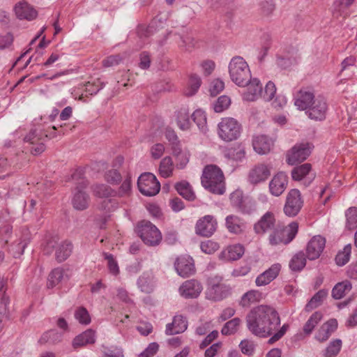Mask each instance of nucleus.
Here are the masks:
<instances>
[{"instance_id":"e2e57ef3","label":"nucleus","mask_w":357,"mask_h":357,"mask_svg":"<svg viewBox=\"0 0 357 357\" xmlns=\"http://www.w3.org/2000/svg\"><path fill=\"white\" fill-rule=\"evenodd\" d=\"M225 88V83L220 79H215L211 82L209 93L211 96L219 94Z\"/></svg>"},{"instance_id":"9b49d317","label":"nucleus","mask_w":357,"mask_h":357,"mask_svg":"<svg viewBox=\"0 0 357 357\" xmlns=\"http://www.w3.org/2000/svg\"><path fill=\"white\" fill-rule=\"evenodd\" d=\"M312 146L309 143H301L295 145L287 155V162L294 165L305 160L310 154Z\"/></svg>"},{"instance_id":"f03ea898","label":"nucleus","mask_w":357,"mask_h":357,"mask_svg":"<svg viewBox=\"0 0 357 357\" xmlns=\"http://www.w3.org/2000/svg\"><path fill=\"white\" fill-rule=\"evenodd\" d=\"M202 184L204 188L213 194L222 195L225 191L223 173L215 165H208L204 168Z\"/></svg>"},{"instance_id":"4468645a","label":"nucleus","mask_w":357,"mask_h":357,"mask_svg":"<svg viewBox=\"0 0 357 357\" xmlns=\"http://www.w3.org/2000/svg\"><path fill=\"white\" fill-rule=\"evenodd\" d=\"M326 244V240L320 235L313 236L308 242L306 248V257L310 260H314L319 257Z\"/></svg>"},{"instance_id":"6e6d98bb","label":"nucleus","mask_w":357,"mask_h":357,"mask_svg":"<svg viewBox=\"0 0 357 357\" xmlns=\"http://www.w3.org/2000/svg\"><path fill=\"white\" fill-rule=\"evenodd\" d=\"M201 79L196 75H191L189 81V87L185 91L187 96H192L195 95L201 86Z\"/></svg>"},{"instance_id":"2f4dec72","label":"nucleus","mask_w":357,"mask_h":357,"mask_svg":"<svg viewBox=\"0 0 357 357\" xmlns=\"http://www.w3.org/2000/svg\"><path fill=\"white\" fill-rule=\"evenodd\" d=\"M207 294L210 299L220 301L227 296L229 289L223 284H213L208 289Z\"/></svg>"},{"instance_id":"c9c22d12","label":"nucleus","mask_w":357,"mask_h":357,"mask_svg":"<svg viewBox=\"0 0 357 357\" xmlns=\"http://www.w3.org/2000/svg\"><path fill=\"white\" fill-rule=\"evenodd\" d=\"M175 188L176 191L181 195L183 198L187 200L192 201L195 198V195L192 192L190 184L186 181H181L177 183L175 185Z\"/></svg>"},{"instance_id":"aec40b11","label":"nucleus","mask_w":357,"mask_h":357,"mask_svg":"<svg viewBox=\"0 0 357 357\" xmlns=\"http://www.w3.org/2000/svg\"><path fill=\"white\" fill-rule=\"evenodd\" d=\"M202 286L196 280H189L183 283L179 288V292L185 298H197L202 291Z\"/></svg>"},{"instance_id":"0e129e2a","label":"nucleus","mask_w":357,"mask_h":357,"mask_svg":"<svg viewBox=\"0 0 357 357\" xmlns=\"http://www.w3.org/2000/svg\"><path fill=\"white\" fill-rule=\"evenodd\" d=\"M200 248L206 254H211L216 251L219 246L217 243L208 240L202 242L201 243Z\"/></svg>"},{"instance_id":"dca6fc26","label":"nucleus","mask_w":357,"mask_h":357,"mask_svg":"<svg viewBox=\"0 0 357 357\" xmlns=\"http://www.w3.org/2000/svg\"><path fill=\"white\" fill-rule=\"evenodd\" d=\"M288 185V176L282 172H278L273 176L269 183V191L271 195L275 197L281 195Z\"/></svg>"},{"instance_id":"37998d69","label":"nucleus","mask_w":357,"mask_h":357,"mask_svg":"<svg viewBox=\"0 0 357 357\" xmlns=\"http://www.w3.org/2000/svg\"><path fill=\"white\" fill-rule=\"evenodd\" d=\"M261 294L257 290H250L246 292L241 298L240 305L243 307H248L252 303L259 300Z\"/></svg>"},{"instance_id":"c85d7f7f","label":"nucleus","mask_w":357,"mask_h":357,"mask_svg":"<svg viewBox=\"0 0 357 357\" xmlns=\"http://www.w3.org/2000/svg\"><path fill=\"white\" fill-rule=\"evenodd\" d=\"M225 225L229 232L236 234H241L245 227L243 220L235 215L227 216Z\"/></svg>"},{"instance_id":"69168bd1","label":"nucleus","mask_w":357,"mask_h":357,"mask_svg":"<svg viewBox=\"0 0 357 357\" xmlns=\"http://www.w3.org/2000/svg\"><path fill=\"white\" fill-rule=\"evenodd\" d=\"M153 26H146L144 25H140L137 29V34L141 39L149 37L153 34Z\"/></svg>"},{"instance_id":"bb28decb","label":"nucleus","mask_w":357,"mask_h":357,"mask_svg":"<svg viewBox=\"0 0 357 357\" xmlns=\"http://www.w3.org/2000/svg\"><path fill=\"white\" fill-rule=\"evenodd\" d=\"M139 289L144 293H151L155 287V278L152 271H149L143 273L137 280Z\"/></svg>"},{"instance_id":"9d476101","label":"nucleus","mask_w":357,"mask_h":357,"mask_svg":"<svg viewBox=\"0 0 357 357\" xmlns=\"http://www.w3.org/2000/svg\"><path fill=\"white\" fill-rule=\"evenodd\" d=\"M303 204L301 192L297 189H292L288 193L285 205L284 206V213L289 216H296L301 211Z\"/></svg>"},{"instance_id":"4be33fe9","label":"nucleus","mask_w":357,"mask_h":357,"mask_svg":"<svg viewBox=\"0 0 357 357\" xmlns=\"http://www.w3.org/2000/svg\"><path fill=\"white\" fill-rule=\"evenodd\" d=\"M230 202L233 207L244 214L251 213L254 208L243 199V192L240 190H236L230 195Z\"/></svg>"},{"instance_id":"1a4fd4ad","label":"nucleus","mask_w":357,"mask_h":357,"mask_svg":"<svg viewBox=\"0 0 357 357\" xmlns=\"http://www.w3.org/2000/svg\"><path fill=\"white\" fill-rule=\"evenodd\" d=\"M137 185L142 194L150 197L158 194L160 189V183L151 173L141 174L137 181Z\"/></svg>"},{"instance_id":"0eeeda50","label":"nucleus","mask_w":357,"mask_h":357,"mask_svg":"<svg viewBox=\"0 0 357 357\" xmlns=\"http://www.w3.org/2000/svg\"><path fill=\"white\" fill-rule=\"evenodd\" d=\"M241 124L234 118H222L218 123L219 137L225 142L236 139L241 135Z\"/></svg>"},{"instance_id":"5fc2aeb1","label":"nucleus","mask_w":357,"mask_h":357,"mask_svg":"<svg viewBox=\"0 0 357 357\" xmlns=\"http://www.w3.org/2000/svg\"><path fill=\"white\" fill-rule=\"evenodd\" d=\"M59 238L57 236H47L45 243L43 245V251L46 255H51L58 245Z\"/></svg>"},{"instance_id":"864d4df0","label":"nucleus","mask_w":357,"mask_h":357,"mask_svg":"<svg viewBox=\"0 0 357 357\" xmlns=\"http://www.w3.org/2000/svg\"><path fill=\"white\" fill-rule=\"evenodd\" d=\"M119 206V203L116 199H107L102 200L99 204V209L105 213H112Z\"/></svg>"},{"instance_id":"ddd939ff","label":"nucleus","mask_w":357,"mask_h":357,"mask_svg":"<svg viewBox=\"0 0 357 357\" xmlns=\"http://www.w3.org/2000/svg\"><path fill=\"white\" fill-rule=\"evenodd\" d=\"M216 227V220L212 215H208L197 221L195 227V232L199 236L209 237L215 232Z\"/></svg>"},{"instance_id":"412c9836","label":"nucleus","mask_w":357,"mask_h":357,"mask_svg":"<svg viewBox=\"0 0 357 357\" xmlns=\"http://www.w3.org/2000/svg\"><path fill=\"white\" fill-rule=\"evenodd\" d=\"M247 90L243 94V99L245 101H255L261 97L262 94V85L260 81L257 78H250L248 82Z\"/></svg>"},{"instance_id":"b1692460","label":"nucleus","mask_w":357,"mask_h":357,"mask_svg":"<svg viewBox=\"0 0 357 357\" xmlns=\"http://www.w3.org/2000/svg\"><path fill=\"white\" fill-rule=\"evenodd\" d=\"M280 265L275 264L272 265L268 270L261 273L255 280L257 286H264L273 281L279 274Z\"/></svg>"},{"instance_id":"cd10ccee","label":"nucleus","mask_w":357,"mask_h":357,"mask_svg":"<svg viewBox=\"0 0 357 357\" xmlns=\"http://www.w3.org/2000/svg\"><path fill=\"white\" fill-rule=\"evenodd\" d=\"M16 15L20 19L32 20L37 16V11L26 2H20L15 7Z\"/></svg>"},{"instance_id":"4c0bfd02","label":"nucleus","mask_w":357,"mask_h":357,"mask_svg":"<svg viewBox=\"0 0 357 357\" xmlns=\"http://www.w3.org/2000/svg\"><path fill=\"white\" fill-rule=\"evenodd\" d=\"M244 247L241 244H235L229 246L224 252L229 260H237L240 259L244 254Z\"/></svg>"},{"instance_id":"423d86ee","label":"nucleus","mask_w":357,"mask_h":357,"mask_svg":"<svg viewBox=\"0 0 357 357\" xmlns=\"http://www.w3.org/2000/svg\"><path fill=\"white\" fill-rule=\"evenodd\" d=\"M137 231L143 242L148 245H157L162 240L160 231L149 221L143 220L139 223Z\"/></svg>"},{"instance_id":"4d7b16f0","label":"nucleus","mask_w":357,"mask_h":357,"mask_svg":"<svg viewBox=\"0 0 357 357\" xmlns=\"http://www.w3.org/2000/svg\"><path fill=\"white\" fill-rule=\"evenodd\" d=\"M75 317L80 324L84 325H87L91 322L89 312L84 307H79L75 310Z\"/></svg>"},{"instance_id":"7ed1b4c3","label":"nucleus","mask_w":357,"mask_h":357,"mask_svg":"<svg viewBox=\"0 0 357 357\" xmlns=\"http://www.w3.org/2000/svg\"><path fill=\"white\" fill-rule=\"evenodd\" d=\"M229 76L238 86H245L250 81L251 73L246 61L241 56L232 58L229 64Z\"/></svg>"},{"instance_id":"c756f323","label":"nucleus","mask_w":357,"mask_h":357,"mask_svg":"<svg viewBox=\"0 0 357 357\" xmlns=\"http://www.w3.org/2000/svg\"><path fill=\"white\" fill-rule=\"evenodd\" d=\"M337 322L335 319H331L324 324L319 330L316 335V339L319 342L327 340L331 334L336 330Z\"/></svg>"},{"instance_id":"6ab92c4d","label":"nucleus","mask_w":357,"mask_h":357,"mask_svg":"<svg viewBox=\"0 0 357 357\" xmlns=\"http://www.w3.org/2000/svg\"><path fill=\"white\" fill-rule=\"evenodd\" d=\"M307 109V114L311 119L321 121L325 119L327 105L323 98H316Z\"/></svg>"},{"instance_id":"09e8293b","label":"nucleus","mask_w":357,"mask_h":357,"mask_svg":"<svg viewBox=\"0 0 357 357\" xmlns=\"http://www.w3.org/2000/svg\"><path fill=\"white\" fill-rule=\"evenodd\" d=\"M347 218L346 227L349 229L357 228V208L350 207L345 212Z\"/></svg>"},{"instance_id":"338daca9","label":"nucleus","mask_w":357,"mask_h":357,"mask_svg":"<svg viewBox=\"0 0 357 357\" xmlns=\"http://www.w3.org/2000/svg\"><path fill=\"white\" fill-rule=\"evenodd\" d=\"M104 86V84L100 82L99 79L94 83L91 84L88 82L86 84V91L88 92L90 95L96 94L100 89H102Z\"/></svg>"},{"instance_id":"680f3d73","label":"nucleus","mask_w":357,"mask_h":357,"mask_svg":"<svg viewBox=\"0 0 357 357\" xmlns=\"http://www.w3.org/2000/svg\"><path fill=\"white\" fill-rule=\"evenodd\" d=\"M121 175L116 169H112L105 172V179L112 185H117L121 181Z\"/></svg>"},{"instance_id":"f3484780","label":"nucleus","mask_w":357,"mask_h":357,"mask_svg":"<svg viewBox=\"0 0 357 357\" xmlns=\"http://www.w3.org/2000/svg\"><path fill=\"white\" fill-rule=\"evenodd\" d=\"M275 226V218L273 213L266 212L254 225V231L258 235H264L266 232L272 231Z\"/></svg>"},{"instance_id":"72a5a7b5","label":"nucleus","mask_w":357,"mask_h":357,"mask_svg":"<svg viewBox=\"0 0 357 357\" xmlns=\"http://www.w3.org/2000/svg\"><path fill=\"white\" fill-rule=\"evenodd\" d=\"M73 250L71 242L64 241L61 242L56 249L55 257L57 261L62 262L68 258Z\"/></svg>"},{"instance_id":"3c124183","label":"nucleus","mask_w":357,"mask_h":357,"mask_svg":"<svg viewBox=\"0 0 357 357\" xmlns=\"http://www.w3.org/2000/svg\"><path fill=\"white\" fill-rule=\"evenodd\" d=\"M275 9L273 0H261L259 3V10L263 16H270Z\"/></svg>"},{"instance_id":"58836bf2","label":"nucleus","mask_w":357,"mask_h":357,"mask_svg":"<svg viewBox=\"0 0 357 357\" xmlns=\"http://www.w3.org/2000/svg\"><path fill=\"white\" fill-rule=\"evenodd\" d=\"M174 170V164L170 157L164 158L160 164V174L164 178H168L172 175Z\"/></svg>"},{"instance_id":"5701e85b","label":"nucleus","mask_w":357,"mask_h":357,"mask_svg":"<svg viewBox=\"0 0 357 357\" xmlns=\"http://www.w3.org/2000/svg\"><path fill=\"white\" fill-rule=\"evenodd\" d=\"M314 93L307 89H301L295 96L294 105L301 110L307 109L314 100Z\"/></svg>"},{"instance_id":"052dcab7","label":"nucleus","mask_w":357,"mask_h":357,"mask_svg":"<svg viewBox=\"0 0 357 357\" xmlns=\"http://www.w3.org/2000/svg\"><path fill=\"white\" fill-rule=\"evenodd\" d=\"M105 259L107 261V267L111 274L117 275L119 273V268L117 261L114 259L112 254L103 253Z\"/></svg>"},{"instance_id":"393cba45","label":"nucleus","mask_w":357,"mask_h":357,"mask_svg":"<svg viewBox=\"0 0 357 357\" xmlns=\"http://www.w3.org/2000/svg\"><path fill=\"white\" fill-rule=\"evenodd\" d=\"M188 324L185 318L182 315H176L173 321L167 324L165 333L168 335L178 334L187 329Z\"/></svg>"},{"instance_id":"e433bc0d","label":"nucleus","mask_w":357,"mask_h":357,"mask_svg":"<svg viewBox=\"0 0 357 357\" xmlns=\"http://www.w3.org/2000/svg\"><path fill=\"white\" fill-rule=\"evenodd\" d=\"M327 295L328 291L326 290H319L312 296L310 301L307 303V305H305V310L310 312L319 306L322 303L324 299L326 297Z\"/></svg>"},{"instance_id":"a211bd4d","label":"nucleus","mask_w":357,"mask_h":357,"mask_svg":"<svg viewBox=\"0 0 357 357\" xmlns=\"http://www.w3.org/2000/svg\"><path fill=\"white\" fill-rule=\"evenodd\" d=\"M174 266L177 273L183 278L189 277L195 273L193 259L190 256L178 257Z\"/></svg>"},{"instance_id":"6e6552de","label":"nucleus","mask_w":357,"mask_h":357,"mask_svg":"<svg viewBox=\"0 0 357 357\" xmlns=\"http://www.w3.org/2000/svg\"><path fill=\"white\" fill-rule=\"evenodd\" d=\"M48 137L41 129H32L24 137V142L30 144L29 148L32 154L37 155L45 150V142Z\"/></svg>"},{"instance_id":"de8ad7c7","label":"nucleus","mask_w":357,"mask_h":357,"mask_svg":"<svg viewBox=\"0 0 357 357\" xmlns=\"http://www.w3.org/2000/svg\"><path fill=\"white\" fill-rule=\"evenodd\" d=\"M342 347V341L336 339L330 342L328 346L323 351L324 357H335L340 352Z\"/></svg>"},{"instance_id":"a19ab883","label":"nucleus","mask_w":357,"mask_h":357,"mask_svg":"<svg viewBox=\"0 0 357 357\" xmlns=\"http://www.w3.org/2000/svg\"><path fill=\"white\" fill-rule=\"evenodd\" d=\"M93 193L99 197H111L116 195V192L105 184H98L93 188Z\"/></svg>"},{"instance_id":"ea45409f","label":"nucleus","mask_w":357,"mask_h":357,"mask_svg":"<svg viewBox=\"0 0 357 357\" xmlns=\"http://www.w3.org/2000/svg\"><path fill=\"white\" fill-rule=\"evenodd\" d=\"M306 264V257L303 252L296 253L289 262V268L294 271L302 270Z\"/></svg>"},{"instance_id":"a878e982","label":"nucleus","mask_w":357,"mask_h":357,"mask_svg":"<svg viewBox=\"0 0 357 357\" xmlns=\"http://www.w3.org/2000/svg\"><path fill=\"white\" fill-rule=\"evenodd\" d=\"M273 145V142L272 139L266 135L257 136L252 141L254 150L261 155L268 153L271 151Z\"/></svg>"},{"instance_id":"8fccbe9b","label":"nucleus","mask_w":357,"mask_h":357,"mask_svg":"<svg viewBox=\"0 0 357 357\" xmlns=\"http://www.w3.org/2000/svg\"><path fill=\"white\" fill-rule=\"evenodd\" d=\"M322 318L320 312H316L312 314L303 326V331L305 334L310 335L314 327L318 324Z\"/></svg>"},{"instance_id":"20e7f679","label":"nucleus","mask_w":357,"mask_h":357,"mask_svg":"<svg viewBox=\"0 0 357 357\" xmlns=\"http://www.w3.org/2000/svg\"><path fill=\"white\" fill-rule=\"evenodd\" d=\"M298 229V225L296 222H292L287 226L277 225L268 236L270 244L276 245L290 243L296 236Z\"/></svg>"},{"instance_id":"39448f33","label":"nucleus","mask_w":357,"mask_h":357,"mask_svg":"<svg viewBox=\"0 0 357 357\" xmlns=\"http://www.w3.org/2000/svg\"><path fill=\"white\" fill-rule=\"evenodd\" d=\"M72 178L77 181L76 192L74 194L72 203L77 210H84L89 206V196L83 191L88 185V182L82 177V171L77 170L72 175Z\"/></svg>"},{"instance_id":"13d9d810","label":"nucleus","mask_w":357,"mask_h":357,"mask_svg":"<svg viewBox=\"0 0 357 357\" xmlns=\"http://www.w3.org/2000/svg\"><path fill=\"white\" fill-rule=\"evenodd\" d=\"M231 104L230 98L227 96H221L214 103V110L215 112L220 113L227 109Z\"/></svg>"},{"instance_id":"f704fd0d","label":"nucleus","mask_w":357,"mask_h":357,"mask_svg":"<svg viewBox=\"0 0 357 357\" xmlns=\"http://www.w3.org/2000/svg\"><path fill=\"white\" fill-rule=\"evenodd\" d=\"M225 156L230 160L235 161H241L245 157V150L242 145H237L227 149Z\"/></svg>"},{"instance_id":"774afa93","label":"nucleus","mask_w":357,"mask_h":357,"mask_svg":"<svg viewBox=\"0 0 357 357\" xmlns=\"http://www.w3.org/2000/svg\"><path fill=\"white\" fill-rule=\"evenodd\" d=\"M158 350V344L155 342L151 343L148 347L142 352L139 357H153Z\"/></svg>"},{"instance_id":"2eb2a0df","label":"nucleus","mask_w":357,"mask_h":357,"mask_svg":"<svg viewBox=\"0 0 357 357\" xmlns=\"http://www.w3.org/2000/svg\"><path fill=\"white\" fill-rule=\"evenodd\" d=\"M271 167L264 163L255 165L249 172V181L252 184L265 181L271 175Z\"/></svg>"},{"instance_id":"bf43d9fd","label":"nucleus","mask_w":357,"mask_h":357,"mask_svg":"<svg viewBox=\"0 0 357 357\" xmlns=\"http://www.w3.org/2000/svg\"><path fill=\"white\" fill-rule=\"evenodd\" d=\"M276 93V87L273 82H268L264 89V91H262L261 98H263L265 101L269 102L273 100L275 97Z\"/></svg>"},{"instance_id":"c03bdc74","label":"nucleus","mask_w":357,"mask_h":357,"mask_svg":"<svg viewBox=\"0 0 357 357\" xmlns=\"http://www.w3.org/2000/svg\"><path fill=\"white\" fill-rule=\"evenodd\" d=\"M64 271L62 268H55L54 269L48 277V281L47 284V287L49 289L54 287L57 285L63 278Z\"/></svg>"},{"instance_id":"f257e3e1","label":"nucleus","mask_w":357,"mask_h":357,"mask_svg":"<svg viewBox=\"0 0 357 357\" xmlns=\"http://www.w3.org/2000/svg\"><path fill=\"white\" fill-rule=\"evenodd\" d=\"M246 326L248 331L259 337H267L268 344H273L281 339L289 328L284 324L279 330L280 318L277 310L269 305H261L253 307L246 315Z\"/></svg>"},{"instance_id":"603ef678","label":"nucleus","mask_w":357,"mask_h":357,"mask_svg":"<svg viewBox=\"0 0 357 357\" xmlns=\"http://www.w3.org/2000/svg\"><path fill=\"white\" fill-rule=\"evenodd\" d=\"M351 252V244H348L344 246L342 251H340L337 253L335 257L336 264L340 266L345 265L349 260L350 255Z\"/></svg>"},{"instance_id":"49530a36","label":"nucleus","mask_w":357,"mask_h":357,"mask_svg":"<svg viewBox=\"0 0 357 357\" xmlns=\"http://www.w3.org/2000/svg\"><path fill=\"white\" fill-rule=\"evenodd\" d=\"M192 117L199 129L202 132H206L207 131V126L206 116L204 112L200 109L196 110L192 114Z\"/></svg>"},{"instance_id":"f8f14e48","label":"nucleus","mask_w":357,"mask_h":357,"mask_svg":"<svg viewBox=\"0 0 357 357\" xmlns=\"http://www.w3.org/2000/svg\"><path fill=\"white\" fill-rule=\"evenodd\" d=\"M291 177L295 181H302L303 185L307 187L314 179L315 174L311 172V165L305 163L293 169Z\"/></svg>"},{"instance_id":"a18cd8bd","label":"nucleus","mask_w":357,"mask_h":357,"mask_svg":"<svg viewBox=\"0 0 357 357\" xmlns=\"http://www.w3.org/2000/svg\"><path fill=\"white\" fill-rule=\"evenodd\" d=\"M241 323V320L238 317L234 318L227 321L221 330L222 334L224 335L234 334L238 331Z\"/></svg>"},{"instance_id":"7c9ffc66","label":"nucleus","mask_w":357,"mask_h":357,"mask_svg":"<svg viewBox=\"0 0 357 357\" xmlns=\"http://www.w3.org/2000/svg\"><path fill=\"white\" fill-rule=\"evenodd\" d=\"M96 342L95 331L88 329L76 336L73 341V347L76 349Z\"/></svg>"},{"instance_id":"473e14b6","label":"nucleus","mask_w":357,"mask_h":357,"mask_svg":"<svg viewBox=\"0 0 357 357\" xmlns=\"http://www.w3.org/2000/svg\"><path fill=\"white\" fill-rule=\"evenodd\" d=\"M352 289V284L349 280H345L344 281L337 283L332 289V297L335 300H339L348 294Z\"/></svg>"},{"instance_id":"79ce46f5","label":"nucleus","mask_w":357,"mask_h":357,"mask_svg":"<svg viewBox=\"0 0 357 357\" xmlns=\"http://www.w3.org/2000/svg\"><path fill=\"white\" fill-rule=\"evenodd\" d=\"M177 124L183 130H188L190 127V121L189 112L186 109L182 108L178 112Z\"/></svg>"}]
</instances>
